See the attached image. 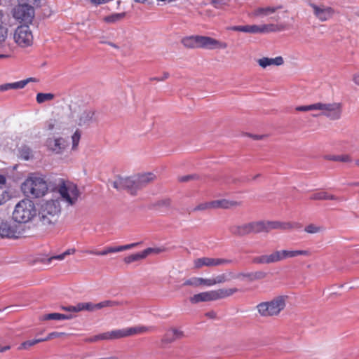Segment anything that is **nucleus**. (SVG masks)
<instances>
[{
    "label": "nucleus",
    "mask_w": 359,
    "mask_h": 359,
    "mask_svg": "<svg viewBox=\"0 0 359 359\" xmlns=\"http://www.w3.org/2000/svg\"><path fill=\"white\" fill-rule=\"evenodd\" d=\"M151 330V327L146 326H137L123 328L121 330H114L90 337L89 338H87L85 341L89 343H94L98 341L118 339L138 334L144 333Z\"/></svg>",
    "instance_id": "obj_1"
},
{
    "label": "nucleus",
    "mask_w": 359,
    "mask_h": 359,
    "mask_svg": "<svg viewBox=\"0 0 359 359\" xmlns=\"http://www.w3.org/2000/svg\"><path fill=\"white\" fill-rule=\"evenodd\" d=\"M23 193L33 198L43 196L48 191V184L44 177L38 173L30 174L22 184Z\"/></svg>",
    "instance_id": "obj_2"
},
{
    "label": "nucleus",
    "mask_w": 359,
    "mask_h": 359,
    "mask_svg": "<svg viewBox=\"0 0 359 359\" xmlns=\"http://www.w3.org/2000/svg\"><path fill=\"white\" fill-rule=\"evenodd\" d=\"M309 250H276L269 255H262L255 257L253 262L261 264H269L280 262L287 258H292L299 255L309 256Z\"/></svg>",
    "instance_id": "obj_3"
},
{
    "label": "nucleus",
    "mask_w": 359,
    "mask_h": 359,
    "mask_svg": "<svg viewBox=\"0 0 359 359\" xmlns=\"http://www.w3.org/2000/svg\"><path fill=\"white\" fill-rule=\"evenodd\" d=\"M36 209L34 203L29 199H22L15 206L13 219L20 224L32 221L36 215Z\"/></svg>",
    "instance_id": "obj_4"
},
{
    "label": "nucleus",
    "mask_w": 359,
    "mask_h": 359,
    "mask_svg": "<svg viewBox=\"0 0 359 359\" xmlns=\"http://www.w3.org/2000/svg\"><path fill=\"white\" fill-rule=\"evenodd\" d=\"M55 191L60 194L61 201L67 205H75L81 196V192L76 184L62 179L59 180Z\"/></svg>",
    "instance_id": "obj_5"
},
{
    "label": "nucleus",
    "mask_w": 359,
    "mask_h": 359,
    "mask_svg": "<svg viewBox=\"0 0 359 359\" xmlns=\"http://www.w3.org/2000/svg\"><path fill=\"white\" fill-rule=\"evenodd\" d=\"M61 207L58 199L46 201L41 208L40 219L44 225L54 224L58 219Z\"/></svg>",
    "instance_id": "obj_6"
},
{
    "label": "nucleus",
    "mask_w": 359,
    "mask_h": 359,
    "mask_svg": "<svg viewBox=\"0 0 359 359\" xmlns=\"http://www.w3.org/2000/svg\"><path fill=\"white\" fill-rule=\"evenodd\" d=\"M287 297L278 296L271 301L264 302L257 306L258 313L263 317L278 316L286 305Z\"/></svg>",
    "instance_id": "obj_7"
},
{
    "label": "nucleus",
    "mask_w": 359,
    "mask_h": 359,
    "mask_svg": "<svg viewBox=\"0 0 359 359\" xmlns=\"http://www.w3.org/2000/svg\"><path fill=\"white\" fill-rule=\"evenodd\" d=\"M284 27L275 24H262V25H246L231 26L227 28L228 30L241 32L252 34H265L271 32H280L283 30Z\"/></svg>",
    "instance_id": "obj_8"
},
{
    "label": "nucleus",
    "mask_w": 359,
    "mask_h": 359,
    "mask_svg": "<svg viewBox=\"0 0 359 359\" xmlns=\"http://www.w3.org/2000/svg\"><path fill=\"white\" fill-rule=\"evenodd\" d=\"M307 5L311 8L314 18L319 22H324L330 20L335 14L334 9L316 0H306Z\"/></svg>",
    "instance_id": "obj_9"
},
{
    "label": "nucleus",
    "mask_w": 359,
    "mask_h": 359,
    "mask_svg": "<svg viewBox=\"0 0 359 359\" xmlns=\"http://www.w3.org/2000/svg\"><path fill=\"white\" fill-rule=\"evenodd\" d=\"M13 18L21 25L32 23L35 17V10L32 5L17 4L11 11Z\"/></svg>",
    "instance_id": "obj_10"
},
{
    "label": "nucleus",
    "mask_w": 359,
    "mask_h": 359,
    "mask_svg": "<svg viewBox=\"0 0 359 359\" xmlns=\"http://www.w3.org/2000/svg\"><path fill=\"white\" fill-rule=\"evenodd\" d=\"M15 42L22 48L30 47L33 44L34 36L29 25H19L13 34Z\"/></svg>",
    "instance_id": "obj_11"
},
{
    "label": "nucleus",
    "mask_w": 359,
    "mask_h": 359,
    "mask_svg": "<svg viewBox=\"0 0 359 359\" xmlns=\"http://www.w3.org/2000/svg\"><path fill=\"white\" fill-rule=\"evenodd\" d=\"M136 177H118L112 182V186L117 190H127L131 194H135L139 190L136 183Z\"/></svg>",
    "instance_id": "obj_12"
},
{
    "label": "nucleus",
    "mask_w": 359,
    "mask_h": 359,
    "mask_svg": "<svg viewBox=\"0 0 359 359\" xmlns=\"http://www.w3.org/2000/svg\"><path fill=\"white\" fill-rule=\"evenodd\" d=\"M140 243H133L130 244L119 245V246H108L104 248V249L102 251H95V250H86L85 252L89 255H94L97 256H104L110 253H116L122 252L124 250L132 249L136 246H137Z\"/></svg>",
    "instance_id": "obj_13"
},
{
    "label": "nucleus",
    "mask_w": 359,
    "mask_h": 359,
    "mask_svg": "<svg viewBox=\"0 0 359 359\" xmlns=\"http://www.w3.org/2000/svg\"><path fill=\"white\" fill-rule=\"evenodd\" d=\"M48 149L55 154H62L67 147V142L61 137H49L46 140Z\"/></svg>",
    "instance_id": "obj_14"
},
{
    "label": "nucleus",
    "mask_w": 359,
    "mask_h": 359,
    "mask_svg": "<svg viewBox=\"0 0 359 359\" xmlns=\"http://www.w3.org/2000/svg\"><path fill=\"white\" fill-rule=\"evenodd\" d=\"M228 46L226 42L219 41L214 38L200 35V48L213 50L225 49Z\"/></svg>",
    "instance_id": "obj_15"
},
{
    "label": "nucleus",
    "mask_w": 359,
    "mask_h": 359,
    "mask_svg": "<svg viewBox=\"0 0 359 359\" xmlns=\"http://www.w3.org/2000/svg\"><path fill=\"white\" fill-rule=\"evenodd\" d=\"M72 117L79 126H88L95 121V112L92 109H85L77 114L74 112Z\"/></svg>",
    "instance_id": "obj_16"
},
{
    "label": "nucleus",
    "mask_w": 359,
    "mask_h": 359,
    "mask_svg": "<svg viewBox=\"0 0 359 359\" xmlns=\"http://www.w3.org/2000/svg\"><path fill=\"white\" fill-rule=\"evenodd\" d=\"M266 230L269 232L273 229L290 230L292 229H298L301 227L299 223L296 222H285L280 221H265Z\"/></svg>",
    "instance_id": "obj_17"
},
{
    "label": "nucleus",
    "mask_w": 359,
    "mask_h": 359,
    "mask_svg": "<svg viewBox=\"0 0 359 359\" xmlns=\"http://www.w3.org/2000/svg\"><path fill=\"white\" fill-rule=\"evenodd\" d=\"M342 104L340 102L327 103L325 116L330 120H339L341 116Z\"/></svg>",
    "instance_id": "obj_18"
},
{
    "label": "nucleus",
    "mask_w": 359,
    "mask_h": 359,
    "mask_svg": "<svg viewBox=\"0 0 359 359\" xmlns=\"http://www.w3.org/2000/svg\"><path fill=\"white\" fill-rule=\"evenodd\" d=\"M257 62L262 69H267L272 66H280L284 63L283 58L278 56L274 58L262 57L257 60Z\"/></svg>",
    "instance_id": "obj_19"
},
{
    "label": "nucleus",
    "mask_w": 359,
    "mask_h": 359,
    "mask_svg": "<svg viewBox=\"0 0 359 359\" xmlns=\"http://www.w3.org/2000/svg\"><path fill=\"white\" fill-rule=\"evenodd\" d=\"M280 8H282V6L258 7L253 10L251 16L254 18H264L274 13Z\"/></svg>",
    "instance_id": "obj_20"
},
{
    "label": "nucleus",
    "mask_w": 359,
    "mask_h": 359,
    "mask_svg": "<svg viewBox=\"0 0 359 359\" xmlns=\"http://www.w3.org/2000/svg\"><path fill=\"white\" fill-rule=\"evenodd\" d=\"M18 231L15 226L6 222H2L0 226V235L6 238H17Z\"/></svg>",
    "instance_id": "obj_21"
},
{
    "label": "nucleus",
    "mask_w": 359,
    "mask_h": 359,
    "mask_svg": "<svg viewBox=\"0 0 359 359\" xmlns=\"http://www.w3.org/2000/svg\"><path fill=\"white\" fill-rule=\"evenodd\" d=\"M191 304H198L200 302L215 301L212 290L202 292L196 294L189 298Z\"/></svg>",
    "instance_id": "obj_22"
},
{
    "label": "nucleus",
    "mask_w": 359,
    "mask_h": 359,
    "mask_svg": "<svg viewBox=\"0 0 359 359\" xmlns=\"http://www.w3.org/2000/svg\"><path fill=\"white\" fill-rule=\"evenodd\" d=\"M184 286H192L198 287L202 285L211 287L210 278H204L201 277H192L186 280L184 283Z\"/></svg>",
    "instance_id": "obj_23"
},
{
    "label": "nucleus",
    "mask_w": 359,
    "mask_h": 359,
    "mask_svg": "<svg viewBox=\"0 0 359 359\" xmlns=\"http://www.w3.org/2000/svg\"><path fill=\"white\" fill-rule=\"evenodd\" d=\"M241 205L240 202L235 201H229L226 199H219L212 201V208L213 209L223 208L229 209L233 207H237Z\"/></svg>",
    "instance_id": "obj_24"
},
{
    "label": "nucleus",
    "mask_w": 359,
    "mask_h": 359,
    "mask_svg": "<svg viewBox=\"0 0 359 359\" xmlns=\"http://www.w3.org/2000/svg\"><path fill=\"white\" fill-rule=\"evenodd\" d=\"M238 291L236 287L233 288H220L212 290L215 301L229 297Z\"/></svg>",
    "instance_id": "obj_25"
},
{
    "label": "nucleus",
    "mask_w": 359,
    "mask_h": 359,
    "mask_svg": "<svg viewBox=\"0 0 359 359\" xmlns=\"http://www.w3.org/2000/svg\"><path fill=\"white\" fill-rule=\"evenodd\" d=\"M181 43L187 48H200V35H191L182 39Z\"/></svg>",
    "instance_id": "obj_26"
},
{
    "label": "nucleus",
    "mask_w": 359,
    "mask_h": 359,
    "mask_svg": "<svg viewBox=\"0 0 359 359\" xmlns=\"http://www.w3.org/2000/svg\"><path fill=\"white\" fill-rule=\"evenodd\" d=\"M136 183L137 184L138 189H140L147 186L149 183L153 182L156 176L151 172L144 173L142 175H135Z\"/></svg>",
    "instance_id": "obj_27"
},
{
    "label": "nucleus",
    "mask_w": 359,
    "mask_h": 359,
    "mask_svg": "<svg viewBox=\"0 0 359 359\" xmlns=\"http://www.w3.org/2000/svg\"><path fill=\"white\" fill-rule=\"evenodd\" d=\"M3 16V11H0V18ZM8 29L2 25V22H0V52H6L8 47L6 44L7 39Z\"/></svg>",
    "instance_id": "obj_28"
},
{
    "label": "nucleus",
    "mask_w": 359,
    "mask_h": 359,
    "mask_svg": "<svg viewBox=\"0 0 359 359\" xmlns=\"http://www.w3.org/2000/svg\"><path fill=\"white\" fill-rule=\"evenodd\" d=\"M183 337V332L182 331L172 328L168 330L166 333L165 334V336L163 337V341L167 343H170L174 341L175 340L177 339H180Z\"/></svg>",
    "instance_id": "obj_29"
},
{
    "label": "nucleus",
    "mask_w": 359,
    "mask_h": 359,
    "mask_svg": "<svg viewBox=\"0 0 359 359\" xmlns=\"http://www.w3.org/2000/svg\"><path fill=\"white\" fill-rule=\"evenodd\" d=\"M194 269H199L203 266L213 267L212 257H202L195 259L193 262Z\"/></svg>",
    "instance_id": "obj_30"
},
{
    "label": "nucleus",
    "mask_w": 359,
    "mask_h": 359,
    "mask_svg": "<svg viewBox=\"0 0 359 359\" xmlns=\"http://www.w3.org/2000/svg\"><path fill=\"white\" fill-rule=\"evenodd\" d=\"M250 233H258L261 232H266V222L257 221L248 223Z\"/></svg>",
    "instance_id": "obj_31"
},
{
    "label": "nucleus",
    "mask_w": 359,
    "mask_h": 359,
    "mask_svg": "<svg viewBox=\"0 0 359 359\" xmlns=\"http://www.w3.org/2000/svg\"><path fill=\"white\" fill-rule=\"evenodd\" d=\"M266 276V273L262 271L252 273H241L236 276L238 278H246L250 281L262 279Z\"/></svg>",
    "instance_id": "obj_32"
},
{
    "label": "nucleus",
    "mask_w": 359,
    "mask_h": 359,
    "mask_svg": "<svg viewBox=\"0 0 359 359\" xmlns=\"http://www.w3.org/2000/svg\"><path fill=\"white\" fill-rule=\"evenodd\" d=\"M310 199L311 200H317V201H322V200H339V198L337 197L334 195L330 194L327 191H318L316 193L312 194L310 196Z\"/></svg>",
    "instance_id": "obj_33"
},
{
    "label": "nucleus",
    "mask_w": 359,
    "mask_h": 359,
    "mask_svg": "<svg viewBox=\"0 0 359 359\" xmlns=\"http://www.w3.org/2000/svg\"><path fill=\"white\" fill-rule=\"evenodd\" d=\"M231 232L238 236H245L250 233L248 223L233 226L231 228Z\"/></svg>",
    "instance_id": "obj_34"
},
{
    "label": "nucleus",
    "mask_w": 359,
    "mask_h": 359,
    "mask_svg": "<svg viewBox=\"0 0 359 359\" xmlns=\"http://www.w3.org/2000/svg\"><path fill=\"white\" fill-rule=\"evenodd\" d=\"M72 318V316L70 315H65L59 313H48L43 316V320H67L70 319Z\"/></svg>",
    "instance_id": "obj_35"
},
{
    "label": "nucleus",
    "mask_w": 359,
    "mask_h": 359,
    "mask_svg": "<svg viewBox=\"0 0 359 359\" xmlns=\"http://www.w3.org/2000/svg\"><path fill=\"white\" fill-rule=\"evenodd\" d=\"M144 259H145V257L143 252L142 251L126 257L123 261L126 264H130L132 262H137Z\"/></svg>",
    "instance_id": "obj_36"
},
{
    "label": "nucleus",
    "mask_w": 359,
    "mask_h": 359,
    "mask_svg": "<svg viewBox=\"0 0 359 359\" xmlns=\"http://www.w3.org/2000/svg\"><path fill=\"white\" fill-rule=\"evenodd\" d=\"M126 16V13H113L104 18V21L107 23H115L123 20Z\"/></svg>",
    "instance_id": "obj_37"
},
{
    "label": "nucleus",
    "mask_w": 359,
    "mask_h": 359,
    "mask_svg": "<svg viewBox=\"0 0 359 359\" xmlns=\"http://www.w3.org/2000/svg\"><path fill=\"white\" fill-rule=\"evenodd\" d=\"M121 303L118 301H112V300H105L97 304H95V308L97 309H101L104 307H114L120 306Z\"/></svg>",
    "instance_id": "obj_38"
},
{
    "label": "nucleus",
    "mask_w": 359,
    "mask_h": 359,
    "mask_svg": "<svg viewBox=\"0 0 359 359\" xmlns=\"http://www.w3.org/2000/svg\"><path fill=\"white\" fill-rule=\"evenodd\" d=\"M54 97H55V95L53 93H39L36 95V100L39 104H41L45 102H47V101H50V100H53Z\"/></svg>",
    "instance_id": "obj_39"
},
{
    "label": "nucleus",
    "mask_w": 359,
    "mask_h": 359,
    "mask_svg": "<svg viewBox=\"0 0 359 359\" xmlns=\"http://www.w3.org/2000/svg\"><path fill=\"white\" fill-rule=\"evenodd\" d=\"M20 157L25 161H28L33 157L32 151L28 147H22L20 149Z\"/></svg>",
    "instance_id": "obj_40"
},
{
    "label": "nucleus",
    "mask_w": 359,
    "mask_h": 359,
    "mask_svg": "<svg viewBox=\"0 0 359 359\" xmlns=\"http://www.w3.org/2000/svg\"><path fill=\"white\" fill-rule=\"evenodd\" d=\"M330 160L344 163H351L353 161L349 154L334 155L330 157Z\"/></svg>",
    "instance_id": "obj_41"
},
{
    "label": "nucleus",
    "mask_w": 359,
    "mask_h": 359,
    "mask_svg": "<svg viewBox=\"0 0 359 359\" xmlns=\"http://www.w3.org/2000/svg\"><path fill=\"white\" fill-rule=\"evenodd\" d=\"M229 280V279L227 278V276L225 273H222V274L217 275L215 278H210V285L212 287L217 284L224 283L228 281Z\"/></svg>",
    "instance_id": "obj_42"
},
{
    "label": "nucleus",
    "mask_w": 359,
    "mask_h": 359,
    "mask_svg": "<svg viewBox=\"0 0 359 359\" xmlns=\"http://www.w3.org/2000/svg\"><path fill=\"white\" fill-rule=\"evenodd\" d=\"M32 81V78L27 79L25 80L10 83L11 90V89H22L25 87V86L30 81Z\"/></svg>",
    "instance_id": "obj_43"
},
{
    "label": "nucleus",
    "mask_w": 359,
    "mask_h": 359,
    "mask_svg": "<svg viewBox=\"0 0 359 359\" xmlns=\"http://www.w3.org/2000/svg\"><path fill=\"white\" fill-rule=\"evenodd\" d=\"M210 209H213L212 208V201L199 203L196 207H194L191 210V211L192 212L205 211V210H210Z\"/></svg>",
    "instance_id": "obj_44"
},
{
    "label": "nucleus",
    "mask_w": 359,
    "mask_h": 359,
    "mask_svg": "<svg viewBox=\"0 0 359 359\" xmlns=\"http://www.w3.org/2000/svg\"><path fill=\"white\" fill-rule=\"evenodd\" d=\"M43 338H40V339H32V340H27L21 344V345L19 347V349H27L29 347H31L38 343L43 342Z\"/></svg>",
    "instance_id": "obj_45"
},
{
    "label": "nucleus",
    "mask_w": 359,
    "mask_h": 359,
    "mask_svg": "<svg viewBox=\"0 0 359 359\" xmlns=\"http://www.w3.org/2000/svg\"><path fill=\"white\" fill-rule=\"evenodd\" d=\"M304 231L308 233H317L323 231V227L313 224H310L305 227Z\"/></svg>",
    "instance_id": "obj_46"
},
{
    "label": "nucleus",
    "mask_w": 359,
    "mask_h": 359,
    "mask_svg": "<svg viewBox=\"0 0 359 359\" xmlns=\"http://www.w3.org/2000/svg\"><path fill=\"white\" fill-rule=\"evenodd\" d=\"M212 262H213V267L227 265L232 262V261L231 259H224V258H214V257H212Z\"/></svg>",
    "instance_id": "obj_47"
},
{
    "label": "nucleus",
    "mask_w": 359,
    "mask_h": 359,
    "mask_svg": "<svg viewBox=\"0 0 359 359\" xmlns=\"http://www.w3.org/2000/svg\"><path fill=\"white\" fill-rule=\"evenodd\" d=\"M327 103L316 102L313 104V111H320V115L324 116L326 109Z\"/></svg>",
    "instance_id": "obj_48"
},
{
    "label": "nucleus",
    "mask_w": 359,
    "mask_h": 359,
    "mask_svg": "<svg viewBox=\"0 0 359 359\" xmlns=\"http://www.w3.org/2000/svg\"><path fill=\"white\" fill-rule=\"evenodd\" d=\"M62 309L67 311L79 312L84 310L83 302L79 303L76 306L62 307Z\"/></svg>",
    "instance_id": "obj_49"
},
{
    "label": "nucleus",
    "mask_w": 359,
    "mask_h": 359,
    "mask_svg": "<svg viewBox=\"0 0 359 359\" xmlns=\"http://www.w3.org/2000/svg\"><path fill=\"white\" fill-rule=\"evenodd\" d=\"M81 139V133L76 130L72 136V149H76Z\"/></svg>",
    "instance_id": "obj_50"
},
{
    "label": "nucleus",
    "mask_w": 359,
    "mask_h": 359,
    "mask_svg": "<svg viewBox=\"0 0 359 359\" xmlns=\"http://www.w3.org/2000/svg\"><path fill=\"white\" fill-rule=\"evenodd\" d=\"M163 251V248H148L144 250L142 252L145 258L151 254H159Z\"/></svg>",
    "instance_id": "obj_51"
},
{
    "label": "nucleus",
    "mask_w": 359,
    "mask_h": 359,
    "mask_svg": "<svg viewBox=\"0 0 359 359\" xmlns=\"http://www.w3.org/2000/svg\"><path fill=\"white\" fill-rule=\"evenodd\" d=\"M10 198L8 192L0 186V205L6 202Z\"/></svg>",
    "instance_id": "obj_52"
},
{
    "label": "nucleus",
    "mask_w": 359,
    "mask_h": 359,
    "mask_svg": "<svg viewBox=\"0 0 359 359\" xmlns=\"http://www.w3.org/2000/svg\"><path fill=\"white\" fill-rule=\"evenodd\" d=\"M67 335L65 332H53L48 334V336L45 338H43V341H46L50 340L54 338L61 337L62 336Z\"/></svg>",
    "instance_id": "obj_53"
},
{
    "label": "nucleus",
    "mask_w": 359,
    "mask_h": 359,
    "mask_svg": "<svg viewBox=\"0 0 359 359\" xmlns=\"http://www.w3.org/2000/svg\"><path fill=\"white\" fill-rule=\"evenodd\" d=\"M216 8H221L228 4V0H210Z\"/></svg>",
    "instance_id": "obj_54"
},
{
    "label": "nucleus",
    "mask_w": 359,
    "mask_h": 359,
    "mask_svg": "<svg viewBox=\"0 0 359 359\" xmlns=\"http://www.w3.org/2000/svg\"><path fill=\"white\" fill-rule=\"evenodd\" d=\"M83 307L86 311H93L97 310L95 308V304H93L91 302H83Z\"/></svg>",
    "instance_id": "obj_55"
},
{
    "label": "nucleus",
    "mask_w": 359,
    "mask_h": 359,
    "mask_svg": "<svg viewBox=\"0 0 359 359\" xmlns=\"http://www.w3.org/2000/svg\"><path fill=\"white\" fill-rule=\"evenodd\" d=\"M169 76H170V74L168 72H163L162 76L153 77V78H151L150 80L151 81H165L167 79H168Z\"/></svg>",
    "instance_id": "obj_56"
},
{
    "label": "nucleus",
    "mask_w": 359,
    "mask_h": 359,
    "mask_svg": "<svg viewBox=\"0 0 359 359\" xmlns=\"http://www.w3.org/2000/svg\"><path fill=\"white\" fill-rule=\"evenodd\" d=\"M295 109L299 111H313V104L309 105L299 106L297 107Z\"/></svg>",
    "instance_id": "obj_57"
},
{
    "label": "nucleus",
    "mask_w": 359,
    "mask_h": 359,
    "mask_svg": "<svg viewBox=\"0 0 359 359\" xmlns=\"http://www.w3.org/2000/svg\"><path fill=\"white\" fill-rule=\"evenodd\" d=\"M65 258V255H64V253H62L58 255L50 257V258H48V263H50L52 260H54V259L60 261V260H63Z\"/></svg>",
    "instance_id": "obj_58"
},
{
    "label": "nucleus",
    "mask_w": 359,
    "mask_h": 359,
    "mask_svg": "<svg viewBox=\"0 0 359 359\" xmlns=\"http://www.w3.org/2000/svg\"><path fill=\"white\" fill-rule=\"evenodd\" d=\"M37 0H17L18 4L22 5H32L35 4Z\"/></svg>",
    "instance_id": "obj_59"
},
{
    "label": "nucleus",
    "mask_w": 359,
    "mask_h": 359,
    "mask_svg": "<svg viewBox=\"0 0 359 359\" xmlns=\"http://www.w3.org/2000/svg\"><path fill=\"white\" fill-rule=\"evenodd\" d=\"M11 90L10 83L0 85V91H6Z\"/></svg>",
    "instance_id": "obj_60"
},
{
    "label": "nucleus",
    "mask_w": 359,
    "mask_h": 359,
    "mask_svg": "<svg viewBox=\"0 0 359 359\" xmlns=\"http://www.w3.org/2000/svg\"><path fill=\"white\" fill-rule=\"evenodd\" d=\"M353 81L355 83V84L359 86V72L353 75Z\"/></svg>",
    "instance_id": "obj_61"
},
{
    "label": "nucleus",
    "mask_w": 359,
    "mask_h": 359,
    "mask_svg": "<svg viewBox=\"0 0 359 359\" xmlns=\"http://www.w3.org/2000/svg\"><path fill=\"white\" fill-rule=\"evenodd\" d=\"M75 252H76V250L74 248H69V249H67V250H65L63 253H64V255L66 257L67 255H70L74 254Z\"/></svg>",
    "instance_id": "obj_62"
},
{
    "label": "nucleus",
    "mask_w": 359,
    "mask_h": 359,
    "mask_svg": "<svg viewBox=\"0 0 359 359\" xmlns=\"http://www.w3.org/2000/svg\"><path fill=\"white\" fill-rule=\"evenodd\" d=\"M194 178V176L193 175H186V176H183V177H181L180 178V180L181 182H187L189 181V180L191 179H193Z\"/></svg>",
    "instance_id": "obj_63"
},
{
    "label": "nucleus",
    "mask_w": 359,
    "mask_h": 359,
    "mask_svg": "<svg viewBox=\"0 0 359 359\" xmlns=\"http://www.w3.org/2000/svg\"><path fill=\"white\" fill-rule=\"evenodd\" d=\"M6 179L4 175L0 174V185H4L6 184Z\"/></svg>",
    "instance_id": "obj_64"
}]
</instances>
